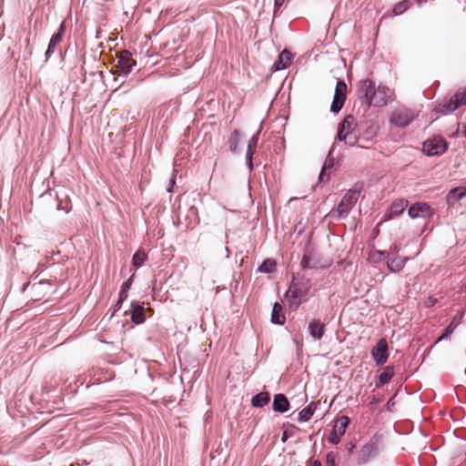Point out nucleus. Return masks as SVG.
Segmentation results:
<instances>
[{"label": "nucleus", "mask_w": 466, "mask_h": 466, "mask_svg": "<svg viewBox=\"0 0 466 466\" xmlns=\"http://www.w3.org/2000/svg\"><path fill=\"white\" fill-rule=\"evenodd\" d=\"M416 114L408 108H401L394 110L390 116V121L391 124L399 127H404L408 126L414 118Z\"/></svg>", "instance_id": "obj_4"}, {"label": "nucleus", "mask_w": 466, "mask_h": 466, "mask_svg": "<svg viewBox=\"0 0 466 466\" xmlns=\"http://www.w3.org/2000/svg\"><path fill=\"white\" fill-rule=\"evenodd\" d=\"M463 105H466V88L461 91H458L448 103H445L442 106V109L441 111L442 113H451Z\"/></svg>", "instance_id": "obj_10"}, {"label": "nucleus", "mask_w": 466, "mask_h": 466, "mask_svg": "<svg viewBox=\"0 0 466 466\" xmlns=\"http://www.w3.org/2000/svg\"><path fill=\"white\" fill-rule=\"evenodd\" d=\"M258 134H256L251 137V138L249 139L248 144L246 159H247V162H248V165L250 170L253 168L252 156L255 153V148L258 145Z\"/></svg>", "instance_id": "obj_21"}, {"label": "nucleus", "mask_w": 466, "mask_h": 466, "mask_svg": "<svg viewBox=\"0 0 466 466\" xmlns=\"http://www.w3.org/2000/svg\"><path fill=\"white\" fill-rule=\"evenodd\" d=\"M147 259V254L144 249L139 248L133 256L132 263L135 268L141 267Z\"/></svg>", "instance_id": "obj_28"}, {"label": "nucleus", "mask_w": 466, "mask_h": 466, "mask_svg": "<svg viewBox=\"0 0 466 466\" xmlns=\"http://www.w3.org/2000/svg\"><path fill=\"white\" fill-rule=\"evenodd\" d=\"M394 375V370H393V368L392 367H386L383 371L380 373V375L379 376V379L378 380L376 381V387L380 388L381 386H383L384 384L388 383L390 379L393 377Z\"/></svg>", "instance_id": "obj_26"}, {"label": "nucleus", "mask_w": 466, "mask_h": 466, "mask_svg": "<svg viewBox=\"0 0 466 466\" xmlns=\"http://www.w3.org/2000/svg\"><path fill=\"white\" fill-rule=\"evenodd\" d=\"M399 251H400L399 245L392 244L386 253H387L388 256L399 257L398 256Z\"/></svg>", "instance_id": "obj_36"}, {"label": "nucleus", "mask_w": 466, "mask_h": 466, "mask_svg": "<svg viewBox=\"0 0 466 466\" xmlns=\"http://www.w3.org/2000/svg\"><path fill=\"white\" fill-rule=\"evenodd\" d=\"M129 288V280L126 281L125 283H123L122 287H121V290L120 291H127V289Z\"/></svg>", "instance_id": "obj_42"}, {"label": "nucleus", "mask_w": 466, "mask_h": 466, "mask_svg": "<svg viewBox=\"0 0 466 466\" xmlns=\"http://www.w3.org/2000/svg\"><path fill=\"white\" fill-rule=\"evenodd\" d=\"M375 84L370 79H364L360 82L359 93L361 97H364L366 103L370 106L371 98H373V92H376Z\"/></svg>", "instance_id": "obj_11"}, {"label": "nucleus", "mask_w": 466, "mask_h": 466, "mask_svg": "<svg viewBox=\"0 0 466 466\" xmlns=\"http://www.w3.org/2000/svg\"><path fill=\"white\" fill-rule=\"evenodd\" d=\"M347 85L344 81H339L336 85L334 98L330 110L338 113L343 106L346 100Z\"/></svg>", "instance_id": "obj_6"}, {"label": "nucleus", "mask_w": 466, "mask_h": 466, "mask_svg": "<svg viewBox=\"0 0 466 466\" xmlns=\"http://www.w3.org/2000/svg\"><path fill=\"white\" fill-rule=\"evenodd\" d=\"M331 167V164L325 162L319 177L320 182H327L329 179V175H327L326 171L328 168H330Z\"/></svg>", "instance_id": "obj_31"}, {"label": "nucleus", "mask_w": 466, "mask_h": 466, "mask_svg": "<svg viewBox=\"0 0 466 466\" xmlns=\"http://www.w3.org/2000/svg\"><path fill=\"white\" fill-rule=\"evenodd\" d=\"M436 301H437V299H432L431 297H429L428 299L425 301V305L427 307H431L435 304Z\"/></svg>", "instance_id": "obj_40"}, {"label": "nucleus", "mask_w": 466, "mask_h": 466, "mask_svg": "<svg viewBox=\"0 0 466 466\" xmlns=\"http://www.w3.org/2000/svg\"><path fill=\"white\" fill-rule=\"evenodd\" d=\"M70 209H71V207L65 208L66 212H69Z\"/></svg>", "instance_id": "obj_48"}, {"label": "nucleus", "mask_w": 466, "mask_h": 466, "mask_svg": "<svg viewBox=\"0 0 466 466\" xmlns=\"http://www.w3.org/2000/svg\"><path fill=\"white\" fill-rule=\"evenodd\" d=\"M350 423V419L347 416H341L338 420V424L336 425V429L339 435H343L346 431V429Z\"/></svg>", "instance_id": "obj_29"}, {"label": "nucleus", "mask_w": 466, "mask_h": 466, "mask_svg": "<svg viewBox=\"0 0 466 466\" xmlns=\"http://www.w3.org/2000/svg\"><path fill=\"white\" fill-rule=\"evenodd\" d=\"M117 64L115 66L116 72L127 75L136 65V61L132 58V55L127 50H122L116 55Z\"/></svg>", "instance_id": "obj_5"}, {"label": "nucleus", "mask_w": 466, "mask_h": 466, "mask_svg": "<svg viewBox=\"0 0 466 466\" xmlns=\"http://www.w3.org/2000/svg\"><path fill=\"white\" fill-rule=\"evenodd\" d=\"M409 216L412 218H427L431 216V207L426 203H416L408 210Z\"/></svg>", "instance_id": "obj_12"}, {"label": "nucleus", "mask_w": 466, "mask_h": 466, "mask_svg": "<svg viewBox=\"0 0 466 466\" xmlns=\"http://www.w3.org/2000/svg\"><path fill=\"white\" fill-rule=\"evenodd\" d=\"M287 439H288V435H287V432L285 431V432L283 433L282 437H281V441H282L283 442H285V441H287Z\"/></svg>", "instance_id": "obj_44"}, {"label": "nucleus", "mask_w": 466, "mask_h": 466, "mask_svg": "<svg viewBox=\"0 0 466 466\" xmlns=\"http://www.w3.org/2000/svg\"><path fill=\"white\" fill-rule=\"evenodd\" d=\"M277 261L273 258H266L258 267V270L266 274L275 273L277 270Z\"/></svg>", "instance_id": "obj_25"}, {"label": "nucleus", "mask_w": 466, "mask_h": 466, "mask_svg": "<svg viewBox=\"0 0 466 466\" xmlns=\"http://www.w3.org/2000/svg\"><path fill=\"white\" fill-rule=\"evenodd\" d=\"M301 266L305 268H309V257L307 255H304L303 256V258L301 260Z\"/></svg>", "instance_id": "obj_38"}, {"label": "nucleus", "mask_w": 466, "mask_h": 466, "mask_svg": "<svg viewBox=\"0 0 466 466\" xmlns=\"http://www.w3.org/2000/svg\"><path fill=\"white\" fill-rule=\"evenodd\" d=\"M327 463L329 466H334V457L331 453L327 455Z\"/></svg>", "instance_id": "obj_39"}, {"label": "nucleus", "mask_w": 466, "mask_h": 466, "mask_svg": "<svg viewBox=\"0 0 466 466\" xmlns=\"http://www.w3.org/2000/svg\"><path fill=\"white\" fill-rule=\"evenodd\" d=\"M272 407L274 411L283 413L289 410V401L284 394L279 393L274 396Z\"/></svg>", "instance_id": "obj_14"}, {"label": "nucleus", "mask_w": 466, "mask_h": 466, "mask_svg": "<svg viewBox=\"0 0 466 466\" xmlns=\"http://www.w3.org/2000/svg\"><path fill=\"white\" fill-rule=\"evenodd\" d=\"M310 466H321V463L319 461H314Z\"/></svg>", "instance_id": "obj_45"}, {"label": "nucleus", "mask_w": 466, "mask_h": 466, "mask_svg": "<svg viewBox=\"0 0 466 466\" xmlns=\"http://www.w3.org/2000/svg\"><path fill=\"white\" fill-rule=\"evenodd\" d=\"M371 356L377 365H383L388 360V342L385 339H380L377 345L371 350Z\"/></svg>", "instance_id": "obj_9"}, {"label": "nucleus", "mask_w": 466, "mask_h": 466, "mask_svg": "<svg viewBox=\"0 0 466 466\" xmlns=\"http://www.w3.org/2000/svg\"><path fill=\"white\" fill-rule=\"evenodd\" d=\"M317 409V403L314 401H311L307 407L302 409L299 413V422H305L309 420V419L314 414L315 410Z\"/></svg>", "instance_id": "obj_23"}, {"label": "nucleus", "mask_w": 466, "mask_h": 466, "mask_svg": "<svg viewBox=\"0 0 466 466\" xmlns=\"http://www.w3.org/2000/svg\"><path fill=\"white\" fill-rule=\"evenodd\" d=\"M427 0H417L419 4H421L422 2H426Z\"/></svg>", "instance_id": "obj_47"}, {"label": "nucleus", "mask_w": 466, "mask_h": 466, "mask_svg": "<svg viewBox=\"0 0 466 466\" xmlns=\"http://www.w3.org/2000/svg\"><path fill=\"white\" fill-rule=\"evenodd\" d=\"M309 331L313 339H320L325 332L324 324L319 320L312 319L309 324Z\"/></svg>", "instance_id": "obj_20"}, {"label": "nucleus", "mask_w": 466, "mask_h": 466, "mask_svg": "<svg viewBox=\"0 0 466 466\" xmlns=\"http://www.w3.org/2000/svg\"><path fill=\"white\" fill-rule=\"evenodd\" d=\"M406 258L394 257L387 262L388 268L392 272L400 271L405 265Z\"/></svg>", "instance_id": "obj_27"}, {"label": "nucleus", "mask_w": 466, "mask_h": 466, "mask_svg": "<svg viewBox=\"0 0 466 466\" xmlns=\"http://www.w3.org/2000/svg\"><path fill=\"white\" fill-rule=\"evenodd\" d=\"M392 92L388 86L380 85L376 92H373V98H371L370 106H385L391 97Z\"/></svg>", "instance_id": "obj_8"}, {"label": "nucleus", "mask_w": 466, "mask_h": 466, "mask_svg": "<svg viewBox=\"0 0 466 466\" xmlns=\"http://www.w3.org/2000/svg\"><path fill=\"white\" fill-rule=\"evenodd\" d=\"M464 136L466 137V127H465V129H464Z\"/></svg>", "instance_id": "obj_49"}, {"label": "nucleus", "mask_w": 466, "mask_h": 466, "mask_svg": "<svg viewBox=\"0 0 466 466\" xmlns=\"http://www.w3.org/2000/svg\"><path fill=\"white\" fill-rule=\"evenodd\" d=\"M378 447L375 441H369L363 445L358 452V464L362 465L368 463L377 454Z\"/></svg>", "instance_id": "obj_7"}, {"label": "nucleus", "mask_w": 466, "mask_h": 466, "mask_svg": "<svg viewBox=\"0 0 466 466\" xmlns=\"http://www.w3.org/2000/svg\"><path fill=\"white\" fill-rule=\"evenodd\" d=\"M466 196V187H458L452 188L447 197L448 202L450 204L457 202L461 200L463 197Z\"/></svg>", "instance_id": "obj_24"}, {"label": "nucleus", "mask_w": 466, "mask_h": 466, "mask_svg": "<svg viewBox=\"0 0 466 466\" xmlns=\"http://www.w3.org/2000/svg\"><path fill=\"white\" fill-rule=\"evenodd\" d=\"M448 148L447 141L441 137H434L423 143V151L428 156H439L443 154Z\"/></svg>", "instance_id": "obj_3"}, {"label": "nucleus", "mask_w": 466, "mask_h": 466, "mask_svg": "<svg viewBox=\"0 0 466 466\" xmlns=\"http://www.w3.org/2000/svg\"><path fill=\"white\" fill-rule=\"evenodd\" d=\"M360 196L358 189H350L340 199L336 208L329 212V216L335 219L346 218L352 208L355 206Z\"/></svg>", "instance_id": "obj_1"}, {"label": "nucleus", "mask_w": 466, "mask_h": 466, "mask_svg": "<svg viewBox=\"0 0 466 466\" xmlns=\"http://www.w3.org/2000/svg\"><path fill=\"white\" fill-rule=\"evenodd\" d=\"M340 436L339 435V432L337 431V430H333L328 436V441L330 442V443H333V444H338L340 441Z\"/></svg>", "instance_id": "obj_33"}, {"label": "nucleus", "mask_w": 466, "mask_h": 466, "mask_svg": "<svg viewBox=\"0 0 466 466\" xmlns=\"http://www.w3.org/2000/svg\"><path fill=\"white\" fill-rule=\"evenodd\" d=\"M408 207V201L405 199H398L392 203L390 211L385 215V220L391 219L400 215L404 209Z\"/></svg>", "instance_id": "obj_17"}, {"label": "nucleus", "mask_w": 466, "mask_h": 466, "mask_svg": "<svg viewBox=\"0 0 466 466\" xmlns=\"http://www.w3.org/2000/svg\"><path fill=\"white\" fill-rule=\"evenodd\" d=\"M64 32L65 25L64 24H61L57 33L53 35L50 39L47 50L46 52V59H48L52 54H54L56 46L62 41Z\"/></svg>", "instance_id": "obj_15"}, {"label": "nucleus", "mask_w": 466, "mask_h": 466, "mask_svg": "<svg viewBox=\"0 0 466 466\" xmlns=\"http://www.w3.org/2000/svg\"><path fill=\"white\" fill-rule=\"evenodd\" d=\"M462 318H463V313L461 312V313H460V314L456 315V316L452 319V320L451 321V323H450V324H451L452 327L457 328V327L461 324Z\"/></svg>", "instance_id": "obj_37"}, {"label": "nucleus", "mask_w": 466, "mask_h": 466, "mask_svg": "<svg viewBox=\"0 0 466 466\" xmlns=\"http://www.w3.org/2000/svg\"><path fill=\"white\" fill-rule=\"evenodd\" d=\"M130 310L132 322L135 324H141L145 321L144 308L140 304L132 302Z\"/></svg>", "instance_id": "obj_19"}, {"label": "nucleus", "mask_w": 466, "mask_h": 466, "mask_svg": "<svg viewBox=\"0 0 466 466\" xmlns=\"http://www.w3.org/2000/svg\"><path fill=\"white\" fill-rule=\"evenodd\" d=\"M355 118L351 115L344 117L339 126L338 137L341 141H345L350 146H354L358 142V134L356 132Z\"/></svg>", "instance_id": "obj_2"}, {"label": "nucleus", "mask_w": 466, "mask_h": 466, "mask_svg": "<svg viewBox=\"0 0 466 466\" xmlns=\"http://www.w3.org/2000/svg\"><path fill=\"white\" fill-rule=\"evenodd\" d=\"M284 0H275V6L279 7L283 4Z\"/></svg>", "instance_id": "obj_43"}, {"label": "nucleus", "mask_w": 466, "mask_h": 466, "mask_svg": "<svg viewBox=\"0 0 466 466\" xmlns=\"http://www.w3.org/2000/svg\"><path fill=\"white\" fill-rule=\"evenodd\" d=\"M376 402H377V400L375 399V397H373L370 403L373 404V403H376Z\"/></svg>", "instance_id": "obj_46"}, {"label": "nucleus", "mask_w": 466, "mask_h": 466, "mask_svg": "<svg viewBox=\"0 0 466 466\" xmlns=\"http://www.w3.org/2000/svg\"><path fill=\"white\" fill-rule=\"evenodd\" d=\"M385 251L373 250L370 253L369 259L374 263L380 262L385 258Z\"/></svg>", "instance_id": "obj_30"}, {"label": "nucleus", "mask_w": 466, "mask_h": 466, "mask_svg": "<svg viewBox=\"0 0 466 466\" xmlns=\"http://www.w3.org/2000/svg\"><path fill=\"white\" fill-rule=\"evenodd\" d=\"M123 294L124 293H119V298H118V300L116 301V303L115 304V310H116L118 308H119V303L126 298L123 297Z\"/></svg>", "instance_id": "obj_41"}, {"label": "nucleus", "mask_w": 466, "mask_h": 466, "mask_svg": "<svg viewBox=\"0 0 466 466\" xmlns=\"http://www.w3.org/2000/svg\"><path fill=\"white\" fill-rule=\"evenodd\" d=\"M456 328L452 327L451 324L447 327V329H445L444 333L440 336L437 339V342L448 338L450 335L452 334V332L455 330Z\"/></svg>", "instance_id": "obj_35"}, {"label": "nucleus", "mask_w": 466, "mask_h": 466, "mask_svg": "<svg viewBox=\"0 0 466 466\" xmlns=\"http://www.w3.org/2000/svg\"><path fill=\"white\" fill-rule=\"evenodd\" d=\"M408 8V2L407 0L405 1H402V2H400L399 4H397L394 8H393V12L396 14V15H400L402 14L406 9Z\"/></svg>", "instance_id": "obj_32"}, {"label": "nucleus", "mask_w": 466, "mask_h": 466, "mask_svg": "<svg viewBox=\"0 0 466 466\" xmlns=\"http://www.w3.org/2000/svg\"><path fill=\"white\" fill-rule=\"evenodd\" d=\"M283 306L281 302H275L271 312V322L278 325H283L286 321V316L283 312Z\"/></svg>", "instance_id": "obj_13"}, {"label": "nucleus", "mask_w": 466, "mask_h": 466, "mask_svg": "<svg viewBox=\"0 0 466 466\" xmlns=\"http://www.w3.org/2000/svg\"><path fill=\"white\" fill-rule=\"evenodd\" d=\"M270 396L268 391H262L251 399V405L255 408H262L269 402Z\"/></svg>", "instance_id": "obj_22"}, {"label": "nucleus", "mask_w": 466, "mask_h": 466, "mask_svg": "<svg viewBox=\"0 0 466 466\" xmlns=\"http://www.w3.org/2000/svg\"><path fill=\"white\" fill-rule=\"evenodd\" d=\"M292 58L293 56L290 52L286 49L283 50L273 65L274 69L278 71L287 68L291 64Z\"/></svg>", "instance_id": "obj_16"}, {"label": "nucleus", "mask_w": 466, "mask_h": 466, "mask_svg": "<svg viewBox=\"0 0 466 466\" xmlns=\"http://www.w3.org/2000/svg\"><path fill=\"white\" fill-rule=\"evenodd\" d=\"M238 130H235L233 133H232V136L230 137V149L232 151H236L237 150V147H238Z\"/></svg>", "instance_id": "obj_34"}, {"label": "nucleus", "mask_w": 466, "mask_h": 466, "mask_svg": "<svg viewBox=\"0 0 466 466\" xmlns=\"http://www.w3.org/2000/svg\"><path fill=\"white\" fill-rule=\"evenodd\" d=\"M303 293H285L284 298L281 299L285 306H288L290 309H296L301 303Z\"/></svg>", "instance_id": "obj_18"}]
</instances>
